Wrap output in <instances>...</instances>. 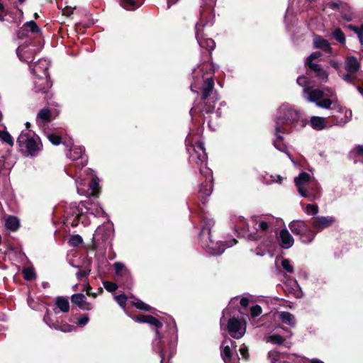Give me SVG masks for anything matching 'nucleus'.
I'll return each instance as SVG.
<instances>
[{"mask_svg":"<svg viewBox=\"0 0 363 363\" xmlns=\"http://www.w3.org/2000/svg\"><path fill=\"white\" fill-rule=\"evenodd\" d=\"M133 319L141 323H147L150 326L156 328V337L152 341L154 350L159 353L161 363H169V360L176 352L177 344V328L174 320H170L167 323V335H162L158 328L162 326V323L155 317L150 315H139Z\"/></svg>","mask_w":363,"mask_h":363,"instance_id":"obj_1","label":"nucleus"},{"mask_svg":"<svg viewBox=\"0 0 363 363\" xmlns=\"http://www.w3.org/2000/svg\"><path fill=\"white\" fill-rule=\"evenodd\" d=\"M282 220L272 216H252L248 224L255 231L250 233L249 237L254 240H261L259 247H264V251L269 252L275 247V237L277 226Z\"/></svg>","mask_w":363,"mask_h":363,"instance_id":"obj_2","label":"nucleus"},{"mask_svg":"<svg viewBox=\"0 0 363 363\" xmlns=\"http://www.w3.org/2000/svg\"><path fill=\"white\" fill-rule=\"evenodd\" d=\"M211 65L208 62H203L194 68L192 72V77L194 79V84H191V89L194 91L193 87L196 86L197 84L203 82V86L201 89L202 100L205 105L203 111L207 113H213L214 105L216 101L218 100V97L215 94V96L211 97L213 94L214 81L211 76Z\"/></svg>","mask_w":363,"mask_h":363,"instance_id":"obj_3","label":"nucleus"},{"mask_svg":"<svg viewBox=\"0 0 363 363\" xmlns=\"http://www.w3.org/2000/svg\"><path fill=\"white\" fill-rule=\"evenodd\" d=\"M273 121L277 133L282 131L283 134H289L294 130H301L308 123L299 110L286 104H282L277 110Z\"/></svg>","mask_w":363,"mask_h":363,"instance_id":"obj_4","label":"nucleus"},{"mask_svg":"<svg viewBox=\"0 0 363 363\" xmlns=\"http://www.w3.org/2000/svg\"><path fill=\"white\" fill-rule=\"evenodd\" d=\"M189 162L196 163L199 167L201 174L205 178V184H201L199 186V196L204 203L206 199L209 196L213 191V172L207 165V154L204 148V144L202 142H197L192 147V152L189 153Z\"/></svg>","mask_w":363,"mask_h":363,"instance_id":"obj_5","label":"nucleus"},{"mask_svg":"<svg viewBox=\"0 0 363 363\" xmlns=\"http://www.w3.org/2000/svg\"><path fill=\"white\" fill-rule=\"evenodd\" d=\"M296 82L298 85L303 87V97L307 101L315 103L318 107L325 109L330 108L332 104H334V107L335 106L337 101L335 94H331V99H324V91L322 89L312 86H306L308 80L304 76H299L296 79Z\"/></svg>","mask_w":363,"mask_h":363,"instance_id":"obj_6","label":"nucleus"},{"mask_svg":"<svg viewBox=\"0 0 363 363\" xmlns=\"http://www.w3.org/2000/svg\"><path fill=\"white\" fill-rule=\"evenodd\" d=\"M213 18L211 10L202 9L200 11L199 20L195 25L196 38L199 46L209 52L214 49L216 43L212 38H204L203 30L205 26L213 25Z\"/></svg>","mask_w":363,"mask_h":363,"instance_id":"obj_7","label":"nucleus"},{"mask_svg":"<svg viewBox=\"0 0 363 363\" xmlns=\"http://www.w3.org/2000/svg\"><path fill=\"white\" fill-rule=\"evenodd\" d=\"M20 152L27 157H36L42 150L40 138L30 131H22L17 139Z\"/></svg>","mask_w":363,"mask_h":363,"instance_id":"obj_8","label":"nucleus"},{"mask_svg":"<svg viewBox=\"0 0 363 363\" xmlns=\"http://www.w3.org/2000/svg\"><path fill=\"white\" fill-rule=\"evenodd\" d=\"M291 231L298 236L300 241L304 244H309L314 240L316 233L311 229L310 226L303 220H293L289 225Z\"/></svg>","mask_w":363,"mask_h":363,"instance_id":"obj_9","label":"nucleus"},{"mask_svg":"<svg viewBox=\"0 0 363 363\" xmlns=\"http://www.w3.org/2000/svg\"><path fill=\"white\" fill-rule=\"evenodd\" d=\"M200 242L201 246L206 251L212 255H220L223 254L226 248L233 246L237 242L235 239L225 242H215L212 239L211 235L200 238Z\"/></svg>","mask_w":363,"mask_h":363,"instance_id":"obj_10","label":"nucleus"},{"mask_svg":"<svg viewBox=\"0 0 363 363\" xmlns=\"http://www.w3.org/2000/svg\"><path fill=\"white\" fill-rule=\"evenodd\" d=\"M227 309L223 311V315L221 317L220 323L222 327L227 321V330L230 335L235 339L242 337L246 331V323L238 318L231 317L228 320L225 318Z\"/></svg>","mask_w":363,"mask_h":363,"instance_id":"obj_11","label":"nucleus"},{"mask_svg":"<svg viewBox=\"0 0 363 363\" xmlns=\"http://www.w3.org/2000/svg\"><path fill=\"white\" fill-rule=\"evenodd\" d=\"M311 175L306 172L301 173L298 177L294 178V183L297 187L299 194L304 198L308 199L311 201L315 200V196L313 193L307 191L306 186L311 184Z\"/></svg>","mask_w":363,"mask_h":363,"instance_id":"obj_12","label":"nucleus"},{"mask_svg":"<svg viewBox=\"0 0 363 363\" xmlns=\"http://www.w3.org/2000/svg\"><path fill=\"white\" fill-rule=\"evenodd\" d=\"M84 148L82 146H72L67 154V157L73 161H76L78 168H82L88 162L87 156L84 153Z\"/></svg>","mask_w":363,"mask_h":363,"instance_id":"obj_13","label":"nucleus"},{"mask_svg":"<svg viewBox=\"0 0 363 363\" xmlns=\"http://www.w3.org/2000/svg\"><path fill=\"white\" fill-rule=\"evenodd\" d=\"M75 182L79 194L84 196H96L99 186V181L96 177H93L91 179V182L89 183V189L87 190L83 187L85 184L83 179L78 178L75 180Z\"/></svg>","mask_w":363,"mask_h":363,"instance_id":"obj_14","label":"nucleus"},{"mask_svg":"<svg viewBox=\"0 0 363 363\" xmlns=\"http://www.w3.org/2000/svg\"><path fill=\"white\" fill-rule=\"evenodd\" d=\"M335 220V218L333 216H318L312 218L311 225L315 232L318 233L333 225Z\"/></svg>","mask_w":363,"mask_h":363,"instance_id":"obj_15","label":"nucleus"},{"mask_svg":"<svg viewBox=\"0 0 363 363\" xmlns=\"http://www.w3.org/2000/svg\"><path fill=\"white\" fill-rule=\"evenodd\" d=\"M38 48L34 45H21L16 49V54L21 61L30 62L36 54Z\"/></svg>","mask_w":363,"mask_h":363,"instance_id":"obj_16","label":"nucleus"},{"mask_svg":"<svg viewBox=\"0 0 363 363\" xmlns=\"http://www.w3.org/2000/svg\"><path fill=\"white\" fill-rule=\"evenodd\" d=\"M113 224L106 223L99 226L94 234L93 239L96 242H105L110 239L113 235Z\"/></svg>","mask_w":363,"mask_h":363,"instance_id":"obj_17","label":"nucleus"},{"mask_svg":"<svg viewBox=\"0 0 363 363\" xmlns=\"http://www.w3.org/2000/svg\"><path fill=\"white\" fill-rule=\"evenodd\" d=\"M50 62L46 59H40L34 65H30L29 68L31 72L37 77L49 78L48 68Z\"/></svg>","mask_w":363,"mask_h":363,"instance_id":"obj_18","label":"nucleus"},{"mask_svg":"<svg viewBox=\"0 0 363 363\" xmlns=\"http://www.w3.org/2000/svg\"><path fill=\"white\" fill-rule=\"evenodd\" d=\"M44 323L48 325V326L50 328H54L57 330H60L64 333H69L72 330L73 326L69 324H64L60 325L58 324L57 320H55L52 317L49 310L47 309L45 314L43 317Z\"/></svg>","mask_w":363,"mask_h":363,"instance_id":"obj_19","label":"nucleus"},{"mask_svg":"<svg viewBox=\"0 0 363 363\" xmlns=\"http://www.w3.org/2000/svg\"><path fill=\"white\" fill-rule=\"evenodd\" d=\"M276 240H278L279 245L284 249L291 247L294 243V238L286 228L281 230L279 235L277 233Z\"/></svg>","mask_w":363,"mask_h":363,"instance_id":"obj_20","label":"nucleus"},{"mask_svg":"<svg viewBox=\"0 0 363 363\" xmlns=\"http://www.w3.org/2000/svg\"><path fill=\"white\" fill-rule=\"evenodd\" d=\"M52 120V115L51 111L48 108L40 109L35 118L36 124L40 128H44L45 126Z\"/></svg>","mask_w":363,"mask_h":363,"instance_id":"obj_21","label":"nucleus"},{"mask_svg":"<svg viewBox=\"0 0 363 363\" xmlns=\"http://www.w3.org/2000/svg\"><path fill=\"white\" fill-rule=\"evenodd\" d=\"M274 134L275 135V138L273 140V145L274 147L280 152H285L291 162H294L290 153L287 150L286 145L283 143L284 137L282 131H279L277 133L275 128L274 129Z\"/></svg>","mask_w":363,"mask_h":363,"instance_id":"obj_22","label":"nucleus"},{"mask_svg":"<svg viewBox=\"0 0 363 363\" xmlns=\"http://www.w3.org/2000/svg\"><path fill=\"white\" fill-rule=\"evenodd\" d=\"M234 343L235 342L230 338H225L222 342L220 354L225 363H228V361L232 357L233 351L231 346H233Z\"/></svg>","mask_w":363,"mask_h":363,"instance_id":"obj_23","label":"nucleus"},{"mask_svg":"<svg viewBox=\"0 0 363 363\" xmlns=\"http://www.w3.org/2000/svg\"><path fill=\"white\" fill-rule=\"evenodd\" d=\"M308 67V72H313L315 76L318 78L320 80L323 82H327L328 79V74L326 70H325L322 66L319 64H311L306 65Z\"/></svg>","mask_w":363,"mask_h":363,"instance_id":"obj_24","label":"nucleus"},{"mask_svg":"<svg viewBox=\"0 0 363 363\" xmlns=\"http://www.w3.org/2000/svg\"><path fill=\"white\" fill-rule=\"evenodd\" d=\"M52 86V82L49 78L37 77L34 82V89L35 92L47 93Z\"/></svg>","mask_w":363,"mask_h":363,"instance_id":"obj_25","label":"nucleus"},{"mask_svg":"<svg viewBox=\"0 0 363 363\" xmlns=\"http://www.w3.org/2000/svg\"><path fill=\"white\" fill-rule=\"evenodd\" d=\"M71 301L82 310L89 311L92 308L91 304L86 301V298L83 294H73L71 297Z\"/></svg>","mask_w":363,"mask_h":363,"instance_id":"obj_26","label":"nucleus"},{"mask_svg":"<svg viewBox=\"0 0 363 363\" xmlns=\"http://www.w3.org/2000/svg\"><path fill=\"white\" fill-rule=\"evenodd\" d=\"M55 308L53 309L54 313L57 314L60 312L67 313L69 310V303L67 297L57 296L55 300Z\"/></svg>","mask_w":363,"mask_h":363,"instance_id":"obj_27","label":"nucleus"},{"mask_svg":"<svg viewBox=\"0 0 363 363\" xmlns=\"http://www.w3.org/2000/svg\"><path fill=\"white\" fill-rule=\"evenodd\" d=\"M313 47L317 49H321L327 53H330L332 52V48L329 42L319 35H315L314 37Z\"/></svg>","mask_w":363,"mask_h":363,"instance_id":"obj_28","label":"nucleus"},{"mask_svg":"<svg viewBox=\"0 0 363 363\" xmlns=\"http://www.w3.org/2000/svg\"><path fill=\"white\" fill-rule=\"evenodd\" d=\"M360 63L354 56H350L346 58L345 68L350 74L356 73L359 71Z\"/></svg>","mask_w":363,"mask_h":363,"instance_id":"obj_29","label":"nucleus"},{"mask_svg":"<svg viewBox=\"0 0 363 363\" xmlns=\"http://www.w3.org/2000/svg\"><path fill=\"white\" fill-rule=\"evenodd\" d=\"M280 320L286 325L291 328H294L296 325V320L295 316L289 312L281 311L278 313Z\"/></svg>","mask_w":363,"mask_h":363,"instance_id":"obj_30","label":"nucleus"},{"mask_svg":"<svg viewBox=\"0 0 363 363\" xmlns=\"http://www.w3.org/2000/svg\"><path fill=\"white\" fill-rule=\"evenodd\" d=\"M214 223L215 222L213 219L205 217L203 220V225L199 234V238L211 235V228Z\"/></svg>","mask_w":363,"mask_h":363,"instance_id":"obj_31","label":"nucleus"},{"mask_svg":"<svg viewBox=\"0 0 363 363\" xmlns=\"http://www.w3.org/2000/svg\"><path fill=\"white\" fill-rule=\"evenodd\" d=\"M310 123L313 129L321 130L327 127V119L323 117L312 116Z\"/></svg>","mask_w":363,"mask_h":363,"instance_id":"obj_32","label":"nucleus"},{"mask_svg":"<svg viewBox=\"0 0 363 363\" xmlns=\"http://www.w3.org/2000/svg\"><path fill=\"white\" fill-rule=\"evenodd\" d=\"M115 274L118 277L128 279L130 277L129 270L122 262H116L113 264Z\"/></svg>","mask_w":363,"mask_h":363,"instance_id":"obj_33","label":"nucleus"},{"mask_svg":"<svg viewBox=\"0 0 363 363\" xmlns=\"http://www.w3.org/2000/svg\"><path fill=\"white\" fill-rule=\"evenodd\" d=\"M85 203H82V205L86 208V213L94 215L97 217L104 216L105 214L103 208L99 206V205H91V206H87L85 205Z\"/></svg>","mask_w":363,"mask_h":363,"instance_id":"obj_34","label":"nucleus"},{"mask_svg":"<svg viewBox=\"0 0 363 363\" xmlns=\"http://www.w3.org/2000/svg\"><path fill=\"white\" fill-rule=\"evenodd\" d=\"M5 226L6 229L15 231L19 227V220L16 217L9 216L5 221Z\"/></svg>","mask_w":363,"mask_h":363,"instance_id":"obj_35","label":"nucleus"},{"mask_svg":"<svg viewBox=\"0 0 363 363\" xmlns=\"http://www.w3.org/2000/svg\"><path fill=\"white\" fill-rule=\"evenodd\" d=\"M333 38L339 42L341 45H345L346 42L345 35L342 30L339 28H336L333 30L331 33Z\"/></svg>","mask_w":363,"mask_h":363,"instance_id":"obj_36","label":"nucleus"},{"mask_svg":"<svg viewBox=\"0 0 363 363\" xmlns=\"http://www.w3.org/2000/svg\"><path fill=\"white\" fill-rule=\"evenodd\" d=\"M352 116V111L345 109L344 111V118H341L340 121H337L335 124L337 125L343 126L351 120Z\"/></svg>","mask_w":363,"mask_h":363,"instance_id":"obj_37","label":"nucleus"},{"mask_svg":"<svg viewBox=\"0 0 363 363\" xmlns=\"http://www.w3.org/2000/svg\"><path fill=\"white\" fill-rule=\"evenodd\" d=\"M285 339L280 335L273 334L267 337V342H271L274 345H282Z\"/></svg>","mask_w":363,"mask_h":363,"instance_id":"obj_38","label":"nucleus"},{"mask_svg":"<svg viewBox=\"0 0 363 363\" xmlns=\"http://www.w3.org/2000/svg\"><path fill=\"white\" fill-rule=\"evenodd\" d=\"M348 28L357 35L360 43L363 44V23L359 27L354 25H350Z\"/></svg>","mask_w":363,"mask_h":363,"instance_id":"obj_39","label":"nucleus"},{"mask_svg":"<svg viewBox=\"0 0 363 363\" xmlns=\"http://www.w3.org/2000/svg\"><path fill=\"white\" fill-rule=\"evenodd\" d=\"M327 6L333 10H343L347 5L340 1L334 2H329L327 4Z\"/></svg>","mask_w":363,"mask_h":363,"instance_id":"obj_40","label":"nucleus"},{"mask_svg":"<svg viewBox=\"0 0 363 363\" xmlns=\"http://www.w3.org/2000/svg\"><path fill=\"white\" fill-rule=\"evenodd\" d=\"M121 5L127 10H134L137 8L135 0H120Z\"/></svg>","mask_w":363,"mask_h":363,"instance_id":"obj_41","label":"nucleus"},{"mask_svg":"<svg viewBox=\"0 0 363 363\" xmlns=\"http://www.w3.org/2000/svg\"><path fill=\"white\" fill-rule=\"evenodd\" d=\"M307 191L310 193H313L315 196V199H317V195L318 194L320 191V186L319 184L311 180V184L310 186H306Z\"/></svg>","mask_w":363,"mask_h":363,"instance_id":"obj_42","label":"nucleus"},{"mask_svg":"<svg viewBox=\"0 0 363 363\" xmlns=\"http://www.w3.org/2000/svg\"><path fill=\"white\" fill-rule=\"evenodd\" d=\"M354 153L355 154V160L354 162H359L363 163V145H358L354 150Z\"/></svg>","mask_w":363,"mask_h":363,"instance_id":"obj_43","label":"nucleus"},{"mask_svg":"<svg viewBox=\"0 0 363 363\" xmlns=\"http://www.w3.org/2000/svg\"><path fill=\"white\" fill-rule=\"evenodd\" d=\"M0 138L6 143L9 144L11 146H13V138H12L11 135L8 132L0 130Z\"/></svg>","mask_w":363,"mask_h":363,"instance_id":"obj_44","label":"nucleus"},{"mask_svg":"<svg viewBox=\"0 0 363 363\" xmlns=\"http://www.w3.org/2000/svg\"><path fill=\"white\" fill-rule=\"evenodd\" d=\"M48 140L54 145H58L62 142V138L60 135L55 133H49L47 135Z\"/></svg>","mask_w":363,"mask_h":363,"instance_id":"obj_45","label":"nucleus"},{"mask_svg":"<svg viewBox=\"0 0 363 363\" xmlns=\"http://www.w3.org/2000/svg\"><path fill=\"white\" fill-rule=\"evenodd\" d=\"M23 277L26 280L30 281L35 278V274L33 268H26L23 270Z\"/></svg>","mask_w":363,"mask_h":363,"instance_id":"obj_46","label":"nucleus"},{"mask_svg":"<svg viewBox=\"0 0 363 363\" xmlns=\"http://www.w3.org/2000/svg\"><path fill=\"white\" fill-rule=\"evenodd\" d=\"M304 211L308 215L315 216L318 213V207L315 204H308L304 208Z\"/></svg>","mask_w":363,"mask_h":363,"instance_id":"obj_47","label":"nucleus"},{"mask_svg":"<svg viewBox=\"0 0 363 363\" xmlns=\"http://www.w3.org/2000/svg\"><path fill=\"white\" fill-rule=\"evenodd\" d=\"M133 305L138 309L144 311H150L152 308L147 303H144L140 300H138L135 302H133Z\"/></svg>","mask_w":363,"mask_h":363,"instance_id":"obj_48","label":"nucleus"},{"mask_svg":"<svg viewBox=\"0 0 363 363\" xmlns=\"http://www.w3.org/2000/svg\"><path fill=\"white\" fill-rule=\"evenodd\" d=\"M82 238L79 235H72L69 240V245L73 247L78 246L79 245L82 244Z\"/></svg>","mask_w":363,"mask_h":363,"instance_id":"obj_49","label":"nucleus"},{"mask_svg":"<svg viewBox=\"0 0 363 363\" xmlns=\"http://www.w3.org/2000/svg\"><path fill=\"white\" fill-rule=\"evenodd\" d=\"M24 26L29 29L32 33H38L40 28L34 21H30L24 24Z\"/></svg>","mask_w":363,"mask_h":363,"instance_id":"obj_50","label":"nucleus"},{"mask_svg":"<svg viewBox=\"0 0 363 363\" xmlns=\"http://www.w3.org/2000/svg\"><path fill=\"white\" fill-rule=\"evenodd\" d=\"M262 312V309L259 305L256 304L250 308V315L253 318L259 316Z\"/></svg>","mask_w":363,"mask_h":363,"instance_id":"obj_51","label":"nucleus"},{"mask_svg":"<svg viewBox=\"0 0 363 363\" xmlns=\"http://www.w3.org/2000/svg\"><path fill=\"white\" fill-rule=\"evenodd\" d=\"M103 286L109 292H113L118 289V286L115 283L109 281H103Z\"/></svg>","mask_w":363,"mask_h":363,"instance_id":"obj_52","label":"nucleus"},{"mask_svg":"<svg viewBox=\"0 0 363 363\" xmlns=\"http://www.w3.org/2000/svg\"><path fill=\"white\" fill-rule=\"evenodd\" d=\"M320 57H321V53L320 52H312L306 60L305 61V65H311V64H314L313 62V60H316L318 58H319Z\"/></svg>","mask_w":363,"mask_h":363,"instance_id":"obj_53","label":"nucleus"},{"mask_svg":"<svg viewBox=\"0 0 363 363\" xmlns=\"http://www.w3.org/2000/svg\"><path fill=\"white\" fill-rule=\"evenodd\" d=\"M281 266L283 269L286 271L289 274H292L294 272V267L291 264V262L289 259H284L281 262Z\"/></svg>","mask_w":363,"mask_h":363,"instance_id":"obj_54","label":"nucleus"},{"mask_svg":"<svg viewBox=\"0 0 363 363\" xmlns=\"http://www.w3.org/2000/svg\"><path fill=\"white\" fill-rule=\"evenodd\" d=\"M115 300L116 301V302L121 307H122L123 308H125V303L127 301V297L125 294H120V295L116 296Z\"/></svg>","mask_w":363,"mask_h":363,"instance_id":"obj_55","label":"nucleus"},{"mask_svg":"<svg viewBox=\"0 0 363 363\" xmlns=\"http://www.w3.org/2000/svg\"><path fill=\"white\" fill-rule=\"evenodd\" d=\"M91 270L89 269H79L76 273V277L78 279H82L83 278L87 277L90 274Z\"/></svg>","mask_w":363,"mask_h":363,"instance_id":"obj_56","label":"nucleus"},{"mask_svg":"<svg viewBox=\"0 0 363 363\" xmlns=\"http://www.w3.org/2000/svg\"><path fill=\"white\" fill-rule=\"evenodd\" d=\"M268 358L271 360V363H277L279 360V352L275 350H271L268 352Z\"/></svg>","mask_w":363,"mask_h":363,"instance_id":"obj_57","label":"nucleus"},{"mask_svg":"<svg viewBox=\"0 0 363 363\" xmlns=\"http://www.w3.org/2000/svg\"><path fill=\"white\" fill-rule=\"evenodd\" d=\"M89 320V318L88 315H84L82 317L78 318L76 323L78 326L82 327V326L86 325L88 323Z\"/></svg>","mask_w":363,"mask_h":363,"instance_id":"obj_58","label":"nucleus"},{"mask_svg":"<svg viewBox=\"0 0 363 363\" xmlns=\"http://www.w3.org/2000/svg\"><path fill=\"white\" fill-rule=\"evenodd\" d=\"M352 74L347 73L344 74L341 76V78L346 82L354 84V77L352 75Z\"/></svg>","mask_w":363,"mask_h":363,"instance_id":"obj_59","label":"nucleus"},{"mask_svg":"<svg viewBox=\"0 0 363 363\" xmlns=\"http://www.w3.org/2000/svg\"><path fill=\"white\" fill-rule=\"evenodd\" d=\"M240 353L244 359H248V357H249L248 348L245 344L241 345V346L240 347Z\"/></svg>","mask_w":363,"mask_h":363,"instance_id":"obj_60","label":"nucleus"},{"mask_svg":"<svg viewBox=\"0 0 363 363\" xmlns=\"http://www.w3.org/2000/svg\"><path fill=\"white\" fill-rule=\"evenodd\" d=\"M250 294H245L243 296H242V298H240V303L242 307H244V308L247 307L249 302H250Z\"/></svg>","mask_w":363,"mask_h":363,"instance_id":"obj_61","label":"nucleus"},{"mask_svg":"<svg viewBox=\"0 0 363 363\" xmlns=\"http://www.w3.org/2000/svg\"><path fill=\"white\" fill-rule=\"evenodd\" d=\"M292 17H293L292 13H291L289 9H287V11L286 12L285 17H284V21H285L287 28L289 27V23L292 22Z\"/></svg>","mask_w":363,"mask_h":363,"instance_id":"obj_62","label":"nucleus"},{"mask_svg":"<svg viewBox=\"0 0 363 363\" xmlns=\"http://www.w3.org/2000/svg\"><path fill=\"white\" fill-rule=\"evenodd\" d=\"M342 18L349 22V21H351L352 20V18H353V16H352V13H342Z\"/></svg>","mask_w":363,"mask_h":363,"instance_id":"obj_63","label":"nucleus"},{"mask_svg":"<svg viewBox=\"0 0 363 363\" xmlns=\"http://www.w3.org/2000/svg\"><path fill=\"white\" fill-rule=\"evenodd\" d=\"M309 363H325V362L319 359L314 358V359H310Z\"/></svg>","mask_w":363,"mask_h":363,"instance_id":"obj_64","label":"nucleus"}]
</instances>
